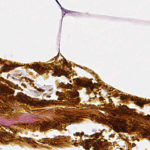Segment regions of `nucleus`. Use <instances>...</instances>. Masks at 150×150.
<instances>
[{"label":"nucleus","instance_id":"1","mask_svg":"<svg viewBox=\"0 0 150 150\" xmlns=\"http://www.w3.org/2000/svg\"><path fill=\"white\" fill-rule=\"evenodd\" d=\"M117 112L121 116L127 118L129 117L136 118L140 120L142 118L145 120H148L150 122V115H148L146 116H143L140 114H138L136 112H133L126 105H123L119 108L117 110Z\"/></svg>","mask_w":150,"mask_h":150},{"label":"nucleus","instance_id":"2","mask_svg":"<svg viewBox=\"0 0 150 150\" xmlns=\"http://www.w3.org/2000/svg\"><path fill=\"white\" fill-rule=\"evenodd\" d=\"M128 125L122 121L119 122L118 124L114 126V130L117 132H128L127 130L128 128Z\"/></svg>","mask_w":150,"mask_h":150},{"label":"nucleus","instance_id":"3","mask_svg":"<svg viewBox=\"0 0 150 150\" xmlns=\"http://www.w3.org/2000/svg\"><path fill=\"white\" fill-rule=\"evenodd\" d=\"M75 84L76 86H81L85 88L90 87L91 89L94 88V85H93V82L92 81H89L86 82L81 80L79 78L76 79Z\"/></svg>","mask_w":150,"mask_h":150},{"label":"nucleus","instance_id":"4","mask_svg":"<svg viewBox=\"0 0 150 150\" xmlns=\"http://www.w3.org/2000/svg\"><path fill=\"white\" fill-rule=\"evenodd\" d=\"M27 67L31 69H34L37 71L41 72L45 70V68L40 66L38 64H32L31 66L28 64Z\"/></svg>","mask_w":150,"mask_h":150},{"label":"nucleus","instance_id":"5","mask_svg":"<svg viewBox=\"0 0 150 150\" xmlns=\"http://www.w3.org/2000/svg\"><path fill=\"white\" fill-rule=\"evenodd\" d=\"M19 66L18 64L15 65L13 64L9 65H6V68L4 69V71L7 72H8L10 70L13 69L14 67H16Z\"/></svg>","mask_w":150,"mask_h":150},{"label":"nucleus","instance_id":"6","mask_svg":"<svg viewBox=\"0 0 150 150\" xmlns=\"http://www.w3.org/2000/svg\"><path fill=\"white\" fill-rule=\"evenodd\" d=\"M27 97L25 96H20L17 99L18 101L23 103H25L27 100Z\"/></svg>","mask_w":150,"mask_h":150},{"label":"nucleus","instance_id":"7","mask_svg":"<svg viewBox=\"0 0 150 150\" xmlns=\"http://www.w3.org/2000/svg\"><path fill=\"white\" fill-rule=\"evenodd\" d=\"M54 73L56 74H58L60 75V76L62 74H66V71L65 70H63L61 69H56L55 70H54Z\"/></svg>","mask_w":150,"mask_h":150},{"label":"nucleus","instance_id":"8","mask_svg":"<svg viewBox=\"0 0 150 150\" xmlns=\"http://www.w3.org/2000/svg\"><path fill=\"white\" fill-rule=\"evenodd\" d=\"M62 87L65 89H70L73 90H74L75 89L74 86L70 83L66 85L64 84L62 86Z\"/></svg>","mask_w":150,"mask_h":150},{"label":"nucleus","instance_id":"9","mask_svg":"<svg viewBox=\"0 0 150 150\" xmlns=\"http://www.w3.org/2000/svg\"><path fill=\"white\" fill-rule=\"evenodd\" d=\"M44 89L43 90L42 89H40V91H41L42 90V92L45 91L46 92L50 91H52V86H46L44 87Z\"/></svg>","mask_w":150,"mask_h":150},{"label":"nucleus","instance_id":"10","mask_svg":"<svg viewBox=\"0 0 150 150\" xmlns=\"http://www.w3.org/2000/svg\"><path fill=\"white\" fill-rule=\"evenodd\" d=\"M138 105L141 107L143 106V105L145 103V101H142V100H139L137 102Z\"/></svg>","mask_w":150,"mask_h":150},{"label":"nucleus","instance_id":"11","mask_svg":"<svg viewBox=\"0 0 150 150\" xmlns=\"http://www.w3.org/2000/svg\"><path fill=\"white\" fill-rule=\"evenodd\" d=\"M49 142L47 141L45 142V141H42L41 142V143H42V144H41L43 146H45L46 145H49Z\"/></svg>","mask_w":150,"mask_h":150},{"label":"nucleus","instance_id":"12","mask_svg":"<svg viewBox=\"0 0 150 150\" xmlns=\"http://www.w3.org/2000/svg\"><path fill=\"white\" fill-rule=\"evenodd\" d=\"M101 135V134L100 133H96L92 135L93 137H95L96 138H97L98 137Z\"/></svg>","mask_w":150,"mask_h":150},{"label":"nucleus","instance_id":"13","mask_svg":"<svg viewBox=\"0 0 150 150\" xmlns=\"http://www.w3.org/2000/svg\"><path fill=\"white\" fill-rule=\"evenodd\" d=\"M8 92L10 94L13 95L14 94L15 91L13 89L9 88L8 89Z\"/></svg>","mask_w":150,"mask_h":150},{"label":"nucleus","instance_id":"14","mask_svg":"<svg viewBox=\"0 0 150 150\" xmlns=\"http://www.w3.org/2000/svg\"><path fill=\"white\" fill-rule=\"evenodd\" d=\"M26 141H27L28 143H32L33 142V141L30 138H26Z\"/></svg>","mask_w":150,"mask_h":150},{"label":"nucleus","instance_id":"15","mask_svg":"<svg viewBox=\"0 0 150 150\" xmlns=\"http://www.w3.org/2000/svg\"><path fill=\"white\" fill-rule=\"evenodd\" d=\"M74 94L75 96H78L79 95V92L77 91H76L75 92Z\"/></svg>","mask_w":150,"mask_h":150},{"label":"nucleus","instance_id":"16","mask_svg":"<svg viewBox=\"0 0 150 150\" xmlns=\"http://www.w3.org/2000/svg\"><path fill=\"white\" fill-rule=\"evenodd\" d=\"M53 92V90H52V91H49L48 92L47 91V92H46V93L48 94L49 95H51L52 93Z\"/></svg>","mask_w":150,"mask_h":150},{"label":"nucleus","instance_id":"17","mask_svg":"<svg viewBox=\"0 0 150 150\" xmlns=\"http://www.w3.org/2000/svg\"><path fill=\"white\" fill-rule=\"evenodd\" d=\"M40 124V127L42 128V129H44L45 128V125H42L41 124Z\"/></svg>","mask_w":150,"mask_h":150},{"label":"nucleus","instance_id":"18","mask_svg":"<svg viewBox=\"0 0 150 150\" xmlns=\"http://www.w3.org/2000/svg\"><path fill=\"white\" fill-rule=\"evenodd\" d=\"M76 15L78 16H81V14L77 12L76 13Z\"/></svg>","mask_w":150,"mask_h":150},{"label":"nucleus","instance_id":"19","mask_svg":"<svg viewBox=\"0 0 150 150\" xmlns=\"http://www.w3.org/2000/svg\"><path fill=\"white\" fill-rule=\"evenodd\" d=\"M80 100L78 98L76 100V103H78L79 102Z\"/></svg>","mask_w":150,"mask_h":150},{"label":"nucleus","instance_id":"20","mask_svg":"<svg viewBox=\"0 0 150 150\" xmlns=\"http://www.w3.org/2000/svg\"><path fill=\"white\" fill-rule=\"evenodd\" d=\"M56 94L57 96H59L60 94V92L59 91H57L56 93Z\"/></svg>","mask_w":150,"mask_h":150},{"label":"nucleus","instance_id":"21","mask_svg":"<svg viewBox=\"0 0 150 150\" xmlns=\"http://www.w3.org/2000/svg\"><path fill=\"white\" fill-rule=\"evenodd\" d=\"M46 97H51V96H49V95H47L46 96Z\"/></svg>","mask_w":150,"mask_h":150},{"label":"nucleus","instance_id":"22","mask_svg":"<svg viewBox=\"0 0 150 150\" xmlns=\"http://www.w3.org/2000/svg\"><path fill=\"white\" fill-rule=\"evenodd\" d=\"M81 135H82L84 134V132H82L81 133Z\"/></svg>","mask_w":150,"mask_h":150},{"label":"nucleus","instance_id":"23","mask_svg":"<svg viewBox=\"0 0 150 150\" xmlns=\"http://www.w3.org/2000/svg\"><path fill=\"white\" fill-rule=\"evenodd\" d=\"M75 134H76L77 135H79V133H78V132H76Z\"/></svg>","mask_w":150,"mask_h":150},{"label":"nucleus","instance_id":"24","mask_svg":"<svg viewBox=\"0 0 150 150\" xmlns=\"http://www.w3.org/2000/svg\"><path fill=\"white\" fill-rule=\"evenodd\" d=\"M55 144V143H54V142H53V143H52V144Z\"/></svg>","mask_w":150,"mask_h":150},{"label":"nucleus","instance_id":"25","mask_svg":"<svg viewBox=\"0 0 150 150\" xmlns=\"http://www.w3.org/2000/svg\"><path fill=\"white\" fill-rule=\"evenodd\" d=\"M56 1H57V2L58 3V1H57V0H56Z\"/></svg>","mask_w":150,"mask_h":150},{"label":"nucleus","instance_id":"26","mask_svg":"<svg viewBox=\"0 0 150 150\" xmlns=\"http://www.w3.org/2000/svg\"><path fill=\"white\" fill-rule=\"evenodd\" d=\"M150 137H149V140H150V135L149 136Z\"/></svg>","mask_w":150,"mask_h":150},{"label":"nucleus","instance_id":"27","mask_svg":"<svg viewBox=\"0 0 150 150\" xmlns=\"http://www.w3.org/2000/svg\"><path fill=\"white\" fill-rule=\"evenodd\" d=\"M75 134H74V135H75Z\"/></svg>","mask_w":150,"mask_h":150},{"label":"nucleus","instance_id":"28","mask_svg":"<svg viewBox=\"0 0 150 150\" xmlns=\"http://www.w3.org/2000/svg\"><path fill=\"white\" fill-rule=\"evenodd\" d=\"M56 125H57V124H56Z\"/></svg>","mask_w":150,"mask_h":150}]
</instances>
